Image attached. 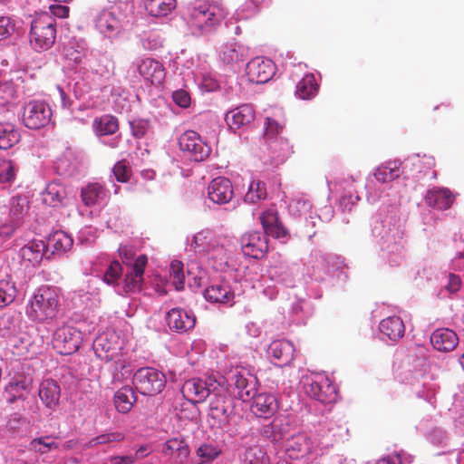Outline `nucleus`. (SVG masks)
<instances>
[{
	"label": "nucleus",
	"mask_w": 464,
	"mask_h": 464,
	"mask_svg": "<svg viewBox=\"0 0 464 464\" xmlns=\"http://www.w3.org/2000/svg\"><path fill=\"white\" fill-rule=\"evenodd\" d=\"M207 301L218 304H232L235 298L234 291L227 281L214 282L204 291Z\"/></svg>",
	"instance_id": "17"
},
{
	"label": "nucleus",
	"mask_w": 464,
	"mask_h": 464,
	"mask_svg": "<svg viewBox=\"0 0 464 464\" xmlns=\"http://www.w3.org/2000/svg\"><path fill=\"white\" fill-rule=\"evenodd\" d=\"M380 331L392 341L401 339L405 333L403 321L399 316H389L380 323Z\"/></svg>",
	"instance_id": "31"
},
{
	"label": "nucleus",
	"mask_w": 464,
	"mask_h": 464,
	"mask_svg": "<svg viewBox=\"0 0 464 464\" xmlns=\"http://www.w3.org/2000/svg\"><path fill=\"white\" fill-rule=\"evenodd\" d=\"M179 145L182 151L188 152L198 162L206 160L211 151L210 147L194 130L185 131L179 139Z\"/></svg>",
	"instance_id": "8"
},
{
	"label": "nucleus",
	"mask_w": 464,
	"mask_h": 464,
	"mask_svg": "<svg viewBox=\"0 0 464 464\" xmlns=\"http://www.w3.org/2000/svg\"><path fill=\"white\" fill-rule=\"evenodd\" d=\"M148 264L146 255H140L131 264L130 271L127 272L124 278V291L126 293H137L141 290L144 281V271Z\"/></svg>",
	"instance_id": "13"
},
{
	"label": "nucleus",
	"mask_w": 464,
	"mask_h": 464,
	"mask_svg": "<svg viewBox=\"0 0 464 464\" xmlns=\"http://www.w3.org/2000/svg\"><path fill=\"white\" fill-rule=\"evenodd\" d=\"M72 238L63 231L54 232L48 240V246L56 253H64L72 248Z\"/></svg>",
	"instance_id": "40"
},
{
	"label": "nucleus",
	"mask_w": 464,
	"mask_h": 464,
	"mask_svg": "<svg viewBox=\"0 0 464 464\" xmlns=\"http://www.w3.org/2000/svg\"><path fill=\"white\" fill-rule=\"evenodd\" d=\"M266 188L261 180H253L248 188V191L245 195V201L249 203H256L266 198Z\"/></svg>",
	"instance_id": "43"
},
{
	"label": "nucleus",
	"mask_w": 464,
	"mask_h": 464,
	"mask_svg": "<svg viewBox=\"0 0 464 464\" xmlns=\"http://www.w3.org/2000/svg\"><path fill=\"white\" fill-rule=\"evenodd\" d=\"M241 249L245 256L259 259L265 256L268 250L266 237L260 231H249L241 237Z\"/></svg>",
	"instance_id": "9"
},
{
	"label": "nucleus",
	"mask_w": 464,
	"mask_h": 464,
	"mask_svg": "<svg viewBox=\"0 0 464 464\" xmlns=\"http://www.w3.org/2000/svg\"><path fill=\"white\" fill-rule=\"evenodd\" d=\"M312 449L313 442L307 434L299 433L292 436V451L295 452V455L292 454V459L309 455L312 452Z\"/></svg>",
	"instance_id": "39"
},
{
	"label": "nucleus",
	"mask_w": 464,
	"mask_h": 464,
	"mask_svg": "<svg viewBox=\"0 0 464 464\" xmlns=\"http://www.w3.org/2000/svg\"><path fill=\"white\" fill-rule=\"evenodd\" d=\"M191 246L198 251H210L214 248V235L209 230L198 232L191 242Z\"/></svg>",
	"instance_id": "41"
},
{
	"label": "nucleus",
	"mask_w": 464,
	"mask_h": 464,
	"mask_svg": "<svg viewBox=\"0 0 464 464\" xmlns=\"http://www.w3.org/2000/svg\"><path fill=\"white\" fill-rule=\"evenodd\" d=\"M59 444L52 436H43L35 438L30 441V450L39 452L40 454H46L53 450H57Z\"/></svg>",
	"instance_id": "42"
},
{
	"label": "nucleus",
	"mask_w": 464,
	"mask_h": 464,
	"mask_svg": "<svg viewBox=\"0 0 464 464\" xmlns=\"http://www.w3.org/2000/svg\"><path fill=\"white\" fill-rule=\"evenodd\" d=\"M354 205V198L353 195H346L340 198L339 207L340 208L345 212H350L352 210L353 206Z\"/></svg>",
	"instance_id": "63"
},
{
	"label": "nucleus",
	"mask_w": 464,
	"mask_h": 464,
	"mask_svg": "<svg viewBox=\"0 0 464 464\" xmlns=\"http://www.w3.org/2000/svg\"><path fill=\"white\" fill-rule=\"evenodd\" d=\"M58 305L56 291L49 286H41L27 306L26 314L32 320L44 322L55 317Z\"/></svg>",
	"instance_id": "2"
},
{
	"label": "nucleus",
	"mask_w": 464,
	"mask_h": 464,
	"mask_svg": "<svg viewBox=\"0 0 464 464\" xmlns=\"http://www.w3.org/2000/svg\"><path fill=\"white\" fill-rule=\"evenodd\" d=\"M227 15V12L222 5L199 1L188 5L184 12L189 27L201 34L214 31Z\"/></svg>",
	"instance_id": "1"
},
{
	"label": "nucleus",
	"mask_w": 464,
	"mask_h": 464,
	"mask_svg": "<svg viewBox=\"0 0 464 464\" xmlns=\"http://www.w3.org/2000/svg\"><path fill=\"white\" fill-rule=\"evenodd\" d=\"M113 464H133L135 458L133 456H115L111 459Z\"/></svg>",
	"instance_id": "64"
},
{
	"label": "nucleus",
	"mask_w": 464,
	"mask_h": 464,
	"mask_svg": "<svg viewBox=\"0 0 464 464\" xmlns=\"http://www.w3.org/2000/svg\"><path fill=\"white\" fill-rule=\"evenodd\" d=\"M255 109L250 104H242L229 111L225 120L232 130H237L245 125L250 124L255 120Z\"/></svg>",
	"instance_id": "21"
},
{
	"label": "nucleus",
	"mask_w": 464,
	"mask_h": 464,
	"mask_svg": "<svg viewBox=\"0 0 464 464\" xmlns=\"http://www.w3.org/2000/svg\"><path fill=\"white\" fill-rule=\"evenodd\" d=\"M220 57L226 63H234L246 58V52L242 45L235 41L226 43L220 51Z\"/></svg>",
	"instance_id": "37"
},
{
	"label": "nucleus",
	"mask_w": 464,
	"mask_h": 464,
	"mask_svg": "<svg viewBox=\"0 0 464 464\" xmlns=\"http://www.w3.org/2000/svg\"><path fill=\"white\" fill-rule=\"evenodd\" d=\"M106 188L100 183H89L82 188L81 198L87 207L94 206L106 198Z\"/></svg>",
	"instance_id": "32"
},
{
	"label": "nucleus",
	"mask_w": 464,
	"mask_h": 464,
	"mask_svg": "<svg viewBox=\"0 0 464 464\" xmlns=\"http://www.w3.org/2000/svg\"><path fill=\"white\" fill-rule=\"evenodd\" d=\"M169 274L172 283L177 290H181L184 287V272L183 264L179 260H173L170 263Z\"/></svg>",
	"instance_id": "46"
},
{
	"label": "nucleus",
	"mask_w": 464,
	"mask_h": 464,
	"mask_svg": "<svg viewBox=\"0 0 464 464\" xmlns=\"http://www.w3.org/2000/svg\"><path fill=\"white\" fill-rule=\"evenodd\" d=\"M403 173L401 163L389 161L386 165L378 167L373 174L375 179L381 183L391 182L397 179Z\"/></svg>",
	"instance_id": "34"
},
{
	"label": "nucleus",
	"mask_w": 464,
	"mask_h": 464,
	"mask_svg": "<svg viewBox=\"0 0 464 464\" xmlns=\"http://www.w3.org/2000/svg\"><path fill=\"white\" fill-rule=\"evenodd\" d=\"M56 20L48 13L38 14L31 23L30 44L35 50H48L55 43Z\"/></svg>",
	"instance_id": "3"
},
{
	"label": "nucleus",
	"mask_w": 464,
	"mask_h": 464,
	"mask_svg": "<svg viewBox=\"0 0 464 464\" xmlns=\"http://www.w3.org/2000/svg\"><path fill=\"white\" fill-rule=\"evenodd\" d=\"M82 334L72 326L63 325L58 328L53 337V347L60 354H72L79 349Z\"/></svg>",
	"instance_id": "7"
},
{
	"label": "nucleus",
	"mask_w": 464,
	"mask_h": 464,
	"mask_svg": "<svg viewBox=\"0 0 464 464\" xmlns=\"http://www.w3.org/2000/svg\"><path fill=\"white\" fill-rule=\"evenodd\" d=\"M92 128L99 136L112 135L119 130V121L112 115L105 114L93 120Z\"/></svg>",
	"instance_id": "33"
},
{
	"label": "nucleus",
	"mask_w": 464,
	"mask_h": 464,
	"mask_svg": "<svg viewBox=\"0 0 464 464\" xmlns=\"http://www.w3.org/2000/svg\"><path fill=\"white\" fill-rule=\"evenodd\" d=\"M17 290L14 283L2 280L0 281V308L12 304L16 297Z\"/></svg>",
	"instance_id": "44"
},
{
	"label": "nucleus",
	"mask_w": 464,
	"mask_h": 464,
	"mask_svg": "<svg viewBox=\"0 0 464 464\" xmlns=\"http://www.w3.org/2000/svg\"><path fill=\"white\" fill-rule=\"evenodd\" d=\"M162 452L177 463L184 462L190 454V449L182 436L168 440Z\"/></svg>",
	"instance_id": "23"
},
{
	"label": "nucleus",
	"mask_w": 464,
	"mask_h": 464,
	"mask_svg": "<svg viewBox=\"0 0 464 464\" xmlns=\"http://www.w3.org/2000/svg\"><path fill=\"white\" fill-rule=\"evenodd\" d=\"M18 129L10 122H0V150H8L20 140Z\"/></svg>",
	"instance_id": "35"
},
{
	"label": "nucleus",
	"mask_w": 464,
	"mask_h": 464,
	"mask_svg": "<svg viewBox=\"0 0 464 464\" xmlns=\"http://www.w3.org/2000/svg\"><path fill=\"white\" fill-rule=\"evenodd\" d=\"M220 453L221 450L210 443H203L196 450V454L198 458L207 459L210 462H213Z\"/></svg>",
	"instance_id": "48"
},
{
	"label": "nucleus",
	"mask_w": 464,
	"mask_h": 464,
	"mask_svg": "<svg viewBox=\"0 0 464 464\" xmlns=\"http://www.w3.org/2000/svg\"><path fill=\"white\" fill-rule=\"evenodd\" d=\"M46 245L43 240H32L21 248V256L33 266L38 265L44 256Z\"/></svg>",
	"instance_id": "29"
},
{
	"label": "nucleus",
	"mask_w": 464,
	"mask_h": 464,
	"mask_svg": "<svg viewBox=\"0 0 464 464\" xmlns=\"http://www.w3.org/2000/svg\"><path fill=\"white\" fill-rule=\"evenodd\" d=\"M283 130V126L278 123L277 121L267 118L266 119V135L269 138H274Z\"/></svg>",
	"instance_id": "58"
},
{
	"label": "nucleus",
	"mask_w": 464,
	"mask_h": 464,
	"mask_svg": "<svg viewBox=\"0 0 464 464\" xmlns=\"http://www.w3.org/2000/svg\"><path fill=\"white\" fill-rule=\"evenodd\" d=\"M123 439L124 434L117 431L97 436L92 441L96 444H104L108 442L121 441Z\"/></svg>",
	"instance_id": "53"
},
{
	"label": "nucleus",
	"mask_w": 464,
	"mask_h": 464,
	"mask_svg": "<svg viewBox=\"0 0 464 464\" xmlns=\"http://www.w3.org/2000/svg\"><path fill=\"white\" fill-rule=\"evenodd\" d=\"M115 336L111 334H101L99 335L93 343V349L96 355L103 361L110 362L115 359L119 354L120 346L117 342H112Z\"/></svg>",
	"instance_id": "24"
},
{
	"label": "nucleus",
	"mask_w": 464,
	"mask_h": 464,
	"mask_svg": "<svg viewBox=\"0 0 464 464\" xmlns=\"http://www.w3.org/2000/svg\"><path fill=\"white\" fill-rule=\"evenodd\" d=\"M121 274V265L118 261H113L107 268L103 278L108 285H114L120 279Z\"/></svg>",
	"instance_id": "50"
},
{
	"label": "nucleus",
	"mask_w": 464,
	"mask_h": 464,
	"mask_svg": "<svg viewBox=\"0 0 464 464\" xmlns=\"http://www.w3.org/2000/svg\"><path fill=\"white\" fill-rule=\"evenodd\" d=\"M174 102L181 108H188L190 105V96L188 92L180 89L172 94Z\"/></svg>",
	"instance_id": "54"
},
{
	"label": "nucleus",
	"mask_w": 464,
	"mask_h": 464,
	"mask_svg": "<svg viewBox=\"0 0 464 464\" xmlns=\"http://www.w3.org/2000/svg\"><path fill=\"white\" fill-rule=\"evenodd\" d=\"M137 401L135 392L130 386H123L119 389L113 398L116 410L123 414L128 413Z\"/></svg>",
	"instance_id": "30"
},
{
	"label": "nucleus",
	"mask_w": 464,
	"mask_h": 464,
	"mask_svg": "<svg viewBox=\"0 0 464 464\" xmlns=\"http://www.w3.org/2000/svg\"><path fill=\"white\" fill-rule=\"evenodd\" d=\"M430 343L438 352L449 353L453 351L458 345L459 337L453 330L440 328L431 334Z\"/></svg>",
	"instance_id": "22"
},
{
	"label": "nucleus",
	"mask_w": 464,
	"mask_h": 464,
	"mask_svg": "<svg viewBox=\"0 0 464 464\" xmlns=\"http://www.w3.org/2000/svg\"><path fill=\"white\" fill-rule=\"evenodd\" d=\"M260 222L266 236L273 237L286 243L288 231L283 225L275 208H270L262 212Z\"/></svg>",
	"instance_id": "12"
},
{
	"label": "nucleus",
	"mask_w": 464,
	"mask_h": 464,
	"mask_svg": "<svg viewBox=\"0 0 464 464\" xmlns=\"http://www.w3.org/2000/svg\"><path fill=\"white\" fill-rule=\"evenodd\" d=\"M28 203L24 198L15 197L12 198L10 205V218L18 223L22 224V218L27 212Z\"/></svg>",
	"instance_id": "45"
},
{
	"label": "nucleus",
	"mask_w": 464,
	"mask_h": 464,
	"mask_svg": "<svg viewBox=\"0 0 464 464\" xmlns=\"http://www.w3.org/2000/svg\"><path fill=\"white\" fill-rule=\"evenodd\" d=\"M461 285L460 277L454 274H450L448 277V283L445 285V288L450 293H456L459 290Z\"/></svg>",
	"instance_id": "60"
},
{
	"label": "nucleus",
	"mask_w": 464,
	"mask_h": 464,
	"mask_svg": "<svg viewBox=\"0 0 464 464\" xmlns=\"http://www.w3.org/2000/svg\"><path fill=\"white\" fill-rule=\"evenodd\" d=\"M299 385L306 395L324 404L334 402L337 399L335 386L325 375H304Z\"/></svg>",
	"instance_id": "4"
},
{
	"label": "nucleus",
	"mask_w": 464,
	"mask_h": 464,
	"mask_svg": "<svg viewBox=\"0 0 464 464\" xmlns=\"http://www.w3.org/2000/svg\"><path fill=\"white\" fill-rule=\"evenodd\" d=\"M406 164H411L413 167L418 168L419 172L424 171V169H430L435 165L434 158L431 156L423 155L420 156V154H416L413 156H411L407 160ZM408 165H406L407 167Z\"/></svg>",
	"instance_id": "47"
},
{
	"label": "nucleus",
	"mask_w": 464,
	"mask_h": 464,
	"mask_svg": "<svg viewBox=\"0 0 464 464\" xmlns=\"http://www.w3.org/2000/svg\"><path fill=\"white\" fill-rule=\"evenodd\" d=\"M246 74L251 82L266 83L275 74V64L270 59L256 57L246 64Z\"/></svg>",
	"instance_id": "10"
},
{
	"label": "nucleus",
	"mask_w": 464,
	"mask_h": 464,
	"mask_svg": "<svg viewBox=\"0 0 464 464\" xmlns=\"http://www.w3.org/2000/svg\"><path fill=\"white\" fill-rule=\"evenodd\" d=\"M20 226V224L11 219L10 223L4 224L0 227V236L10 237Z\"/></svg>",
	"instance_id": "61"
},
{
	"label": "nucleus",
	"mask_w": 464,
	"mask_h": 464,
	"mask_svg": "<svg viewBox=\"0 0 464 464\" xmlns=\"http://www.w3.org/2000/svg\"><path fill=\"white\" fill-rule=\"evenodd\" d=\"M133 384L144 395L160 393L166 384L165 375L151 367L139 369L133 376Z\"/></svg>",
	"instance_id": "5"
},
{
	"label": "nucleus",
	"mask_w": 464,
	"mask_h": 464,
	"mask_svg": "<svg viewBox=\"0 0 464 464\" xmlns=\"http://www.w3.org/2000/svg\"><path fill=\"white\" fill-rule=\"evenodd\" d=\"M168 325L177 332H187L194 328L196 316L191 312L181 308H173L167 314Z\"/></svg>",
	"instance_id": "19"
},
{
	"label": "nucleus",
	"mask_w": 464,
	"mask_h": 464,
	"mask_svg": "<svg viewBox=\"0 0 464 464\" xmlns=\"http://www.w3.org/2000/svg\"><path fill=\"white\" fill-rule=\"evenodd\" d=\"M15 176L14 166L11 161L5 162L0 169V180L3 182H9L14 179Z\"/></svg>",
	"instance_id": "56"
},
{
	"label": "nucleus",
	"mask_w": 464,
	"mask_h": 464,
	"mask_svg": "<svg viewBox=\"0 0 464 464\" xmlns=\"http://www.w3.org/2000/svg\"><path fill=\"white\" fill-rule=\"evenodd\" d=\"M31 385V381L25 377L14 378L6 386V392L10 393H23L27 391Z\"/></svg>",
	"instance_id": "49"
},
{
	"label": "nucleus",
	"mask_w": 464,
	"mask_h": 464,
	"mask_svg": "<svg viewBox=\"0 0 464 464\" xmlns=\"http://www.w3.org/2000/svg\"><path fill=\"white\" fill-rule=\"evenodd\" d=\"M50 13L48 14H52L53 18H65L69 15V7L62 5H52L49 7Z\"/></svg>",
	"instance_id": "59"
},
{
	"label": "nucleus",
	"mask_w": 464,
	"mask_h": 464,
	"mask_svg": "<svg viewBox=\"0 0 464 464\" xmlns=\"http://www.w3.org/2000/svg\"><path fill=\"white\" fill-rule=\"evenodd\" d=\"M97 26L102 34L110 38L117 36L123 28L122 22L112 12L102 13Z\"/></svg>",
	"instance_id": "27"
},
{
	"label": "nucleus",
	"mask_w": 464,
	"mask_h": 464,
	"mask_svg": "<svg viewBox=\"0 0 464 464\" xmlns=\"http://www.w3.org/2000/svg\"><path fill=\"white\" fill-rule=\"evenodd\" d=\"M112 171L117 181L122 183L129 181L131 176L130 168L128 166L126 160L118 161L114 165Z\"/></svg>",
	"instance_id": "51"
},
{
	"label": "nucleus",
	"mask_w": 464,
	"mask_h": 464,
	"mask_svg": "<svg viewBox=\"0 0 464 464\" xmlns=\"http://www.w3.org/2000/svg\"><path fill=\"white\" fill-rule=\"evenodd\" d=\"M252 399L254 400L251 406L252 411L258 417L267 418L276 410V400L271 394L266 392L255 394Z\"/></svg>",
	"instance_id": "26"
},
{
	"label": "nucleus",
	"mask_w": 464,
	"mask_h": 464,
	"mask_svg": "<svg viewBox=\"0 0 464 464\" xmlns=\"http://www.w3.org/2000/svg\"><path fill=\"white\" fill-rule=\"evenodd\" d=\"M318 84L314 74H306L296 85L295 94L300 99L310 100L318 92Z\"/></svg>",
	"instance_id": "38"
},
{
	"label": "nucleus",
	"mask_w": 464,
	"mask_h": 464,
	"mask_svg": "<svg viewBox=\"0 0 464 464\" xmlns=\"http://www.w3.org/2000/svg\"><path fill=\"white\" fill-rule=\"evenodd\" d=\"M181 392L188 401L200 403L210 395V385L205 380L192 378L183 383Z\"/></svg>",
	"instance_id": "15"
},
{
	"label": "nucleus",
	"mask_w": 464,
	"mask_h": 464,
	"mask_svg": "<svg viewBox=\"0 0 464 464\" xmlns=\"http://www.w3.org/2000/svg\"><path fill=\"white\" fill-rule=\"evenodd\" d=\"M428 206L438 209H448L454 201V196L448 188H432L425 196Z\"/></svg>",
	"instance_id": "28"
},
{
	"label": "nucleus",
	"mask_w": 464,
	"mask_h": 464,
	"mask_svg": "<svg viewBox=\"0 0 464 464\" xmlns=\"http://www.w3.org/2000/svg\"><path fill=\"white\" fill-rule=\"evenodd\" d=\"M53 111L44 101H31L23 111V123L31 130H39L47 126L52 119Z\"/></svg>",
	"instance_id": "6"
},
{
	"label": "nucleus",
	"mask_w": 464,
	"mask_h": 464,
	"mask_svg": "<svg viewBox=\"0 0 464 464\" xmlns=\"http://www.w3.org/2000/svg\"><path fill=\"white\" fill-rule=\"evenodd\" d=\"M285 343L281 341H274L271 343L268 348V353L272 355L277 361H281L284 356V350Z\"/></svg>",
	"instance_id": "57"
},
{
	"label": "nucleus",
	"mask_w": 464,
	"mask_h": 464,
	"mask_svg": "<svg viewBox=\"0 0 464 464\" xmlns=\"http://www.w3.org/2000/svg\"><path fill=\"white\" fill-rule=\"evenodd\" d=\"M14 30V24L10 18L5 16L0 17V41L7 38Z\"/></svg>",
	"instance_id": "55"
},
{
	"label": "nucleus",
	"mask_w": 464,
	"mask_h": 464,
	"mask_svg": "<svg viewBox=\"0 0 464 464\" xmlns=\"http://www.w3.org/2000/svg\"><path fill=\"white\" fill-rule=\"evenodd\" d=\"M131 134L136 139H141L147 133L150 128V122L147 120L139 119L130 121Z\"/></svg>",
	"instance_id": "52"
},
{
	"label": "nucleus",
	"mask_w": 464,
	"mask_h": 464,
	"mask_svg": "<svg viewBox=\"0 0 464 464\" xmlns=\"http://www.w3.org/2000/svg\"><path fill=\"white\" fill-rule=\"evenodd\" d=\"M38 395L45 407L53 410L58 406L60 401V385L52 379L44 380L40 383Z\"/></svg>",
	"instance_id": "25"
},
{
	"label": "nucleus",
	"mask_w": 464,
	"mask_h": 464,
	"mask_svg": "<svg viewBox=\"0 0 464 464\" xmlns=\"http://www.w3.org/2000/svg\"><path fill=\"white\" fill-rule=\"evenodd\" d=\"M176 0H145L147 12L154 17L167 16L176 8Z\"/></svg>",
	"instance_id": "36"
},
{
	"label": "nucleus",
	"mask_w": 464,
	"mask_h": 464,
	"mask_svg": "<svg viewBox=\"0 0 464 464\" xmlns=\"http://www.w3.org/2000/svg\"><path fill=\"white\" fill-rule=\"evenodd\" d=\"M43 201L52 208H62L69 205L70 198L66 187L59 182H50L43 192Z\"/></svg>",
	"instance_id": "18"
},
{
	"label": "nucleus",
	"mask_w": 464,
	"mask_h": 464,
	"mask_svg": "<svg viewBox=\"0 0 464 464\" xmlns=\"http://www.w3.org/2000/svg\"><path fill=\"white\" fill-rule=\"evenodd\" d=\"M402 459L400 453L393 452L377 460L376 464H401Z\"/></svg>",
	"instance_id": "62"
},
{
	"label": "nucleus",
	"mask_w": 464,
	"mask_h": 464,
	"mask_svg": "<svg viewBox=\"0 0 464 464\" xmlns=\"http://www.w3.org/2000/svg\"><path fill=\"white\" fill-rule=\"evenodd\" d=\"M232 385L237 390V396L243 401L252 400L256 394V379L246 369H237L231 375Z\"/></svg>",
	"instance_id": "11"
},
{
	"label": "nucleus",
	"mask_w": 464,
	"mask_h": 464,
	"mask_svg": "<svg viewBox=\"0 0 464 464\" xmlns=\"http://www.w3.org/2000/svg\"><path fill=\"white\" fill-rule=\"evenodd\" d=\"M139 73L144 80L153 85H160L165 79V68L160 62L152 58H146L138 66Z\"/></svg>",
	"instance_id": "20"
},
{
	"label": "nucleus",
	"mask_w": 464,
	"mask_h": 464,
	"mask_svg": "<svg viewBox=\"0 0 464 464\" xmlns=\"http://www.w3.org/2000/svg\"><path fill=\"white\" fill-rule=\"evenodd\" d=\"M227 396L214 393L209 401L208 421L212 428L223 430L228 424Z\"/></svg>",
	"instance_id": "14"
},
{
	"label": "nucleus",
	"mask_w": 464,
	"mask_h": 464,
	"mask_svg": "<svg viewBox=\"0 0 464 464\" xmlns=\"http://www.w3.org/2000/svg\"><path fill=\"white\" fill-rule=\"evenodd\" d=\"M208 198L216 204L228 203L234 195L230 180L225 177L214 179L208 188Z\"/></svg>",
	"instance_id": "16"
}]
</instances>
